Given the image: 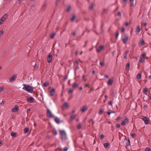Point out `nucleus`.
Instances as JSON below:
<instances>
[{
    "label": "nucleus",
    "instance_id": "obj_7",
    "mask_svg": "<svg viewBox=\"0 0 151 151\" xmlns=\"http://www.w3.org/2000/svg\"><path fill=\"white\" fill-rule=\"evenodd\" d=\"M129 122V120L127 118H126L121 123V125L124 126L127 124Z\"/></svg>",
    "mask_w": 151,
    "mask_h": 151
},
{
    "label": "nucleus",
    "instance_id": "obj_26",
    "mask_svg": "<svg viewBox=\"0 0 151 151\" xmlns=\"http://www.w3.org/2000/svg\"><path fill=\"white\" fill-rule=\"evenodd\" d=\"M94 4H92L89 7V9L90 10H92L93 7L94 6Z\"/></svg>",
    "mask_w": 151,
    "mask_h": 151
},
{
    "label": "nucleus",
    "instance_id": "obj_32",
    "mask_svg": "<svg viewBox=\"0 0 151 151\" xmlns=\"http://www.w3.org/2000/svg\"><path fill=\"white\" fill-rule=\"evenodd\" d=\"M89 123H91L92 125H93L94 124V122L93 121L92 119H90L89 121Z\"/></svg>",
    "mask_w": 151,
    "mask_h": 151
},
{
    "label": "nucleus",
    "instance_id": "obj_35",
    "mask_svg": "<svg viewBox=\"0 0 151 151\" xmlns=\"http://www.w3.org/2000/svg\"><path fill=\"white\" fill-rule=\"evenodd\" d=\"M55 35V33H52L51 34L50 36V37L51 38H53L54 37Z\"/></svg>",
    "mask_w": 151,
    "mask_h": 151
},
{
    "label": "nucleus",
    "instance_id": "obj_34",
    "mask_svg": "<svg viewBox=\"0 0 151 151\" xmlns=\"http://www.w3.org/2000/svg\"><path fill=\"white\" fill-rule=\"evenodd\" d=\"M76 18V16L75 15H73V16L72 18H71L70 20L71 21H73Z\"/></svg>",
    "mask_w": 151,
    "mask_h": 151
},
{
    "label": "nucleus",
    "instance_id": "obj_61",
    "mask_svg": "<svg viewBox=\"0 0 151 151\" xmlns=\"http://www.w3.org/2000/svg\"><path fill=\"white\" fill-rule=\"evenodd\" d=\"M89 84H86L85 85V86L86 87H87L88 86Z\"/></svg>",
    "mask_w": 151,
    "mask_h": 151
},
{
    "label": "nucleus",
    "instance_id": "obj_40",
    "mask_svg": "<svg viewBox=\"0 0 151 151\" xmlns=\"http://www.w3.org/2000/svg\"><path fill=\"white\" fill-rule=\"evenodd\" d=\"M49 85V84L48 83L45 82L44 83L43 86H44L46 87L48 86Z\"/></svg>",
    "mask_w": 151,
    "mask_h": 151
},
{
    "label": "nucleus",
    "instance_id": "obj_15",
    "mask_svg": "<svg viewBox=\"0 0 151 151\" xmlns=\"http://www.w3.org/2000/svg\"><path fill=\"white\" fill-rule=\"evenodd\" d=\"M34 100V98L32 97H30L27 99V101L30 103L32 102Z\"/></svg>",
    "mask_w": 151,
    "mask_h": 151
},
{
    "label": "nucleus",
    "instance_id": "obj_24",
    "mask_svg": "<svg viewBox=\"0 0 151 151\" xmlns=\"http://www.w3.org/2000/svg\"><path fill=\"white\" fill-rule=\"evenodd\" d=\"M129 51L128 50H126L125 52V54L124 56V58H126L127 56V54L129 53Z\"/></svg>",
    "mask_w": 151,
    "mask_h": 151
},
{
    "label": "nucleus",
    "instance_id": "obj_42",
    "mask_svg": "<svg viewBox=\"0 0 151 151\" xmlns=\"http://www.w3.org/2000/svg\"><path fill=\"white\" fill-rule=\"evenodd\" d=\"M104 135L103 134H101L99 138L101 139H103L104 138Z\"/></svg>",
    "mask_w": 151,
    "mask_h": 151
},
{
    "label": "nucleus",
    "instance_id": "obj_18",
    "mask_svg": "<svg viewBox=\"0 0 151 151\" xmlns=\"http://www.w3.org/2000/svg\"><path fill=\"white\" fill-rule=\"evenodd\" d=\"M55 121L58 124L60 123V119L58 117H56L55 119Z\"/></svg>",
    "mask_w": 151,
    "mask_h": 151
},
{
    "label": "nucleus",
    "instance_id": "obj_14",
    "mask_svg": "<svg viewBox=\"0 0 151 151\" xmlns=\"http://www.w3.org/2000/svg\"><path fill=\"white\" fill-rule=\"evenodd\" d=\"M125 144L127 146H129L130 145V142L129 139L127 140L126 139L125 140Z\"/></svg>",
    "mask_w": 151,
    "mask_h": 151
},
{
    "label": "nucleus",
    "instance_id": "obj_39",
    "mask_svg": "<svg viewBox=\"0 0 151 151\" xmlns=\"http://www.w3.org/2000/svg\"><path fill=\"white\" fill-rule=\"evenodd\" d=\"M35 70H37L38 69V67L37 64H35Z\"/></svg>",
    "mask_w": 151,
    "mask_h": 151
},
{
    "label": "nucleus",
    "instance_id": "obj_2",
    "mask_svg": "<svg viewBox=\"0 0 151 151\" xmlns=\"http://www.w3.org/2000/svg\"><path fill=\"white\" fill-rule=\"evenodd\" d=\"M60 135L61 138L63 139H67L66 134L65 131L63 130H59Z\"/></svg>",
    "mask_w": 151,
    "mask_h": 151
},
{
    "label": "nucleus",
    "instance_id": "obj_23",
    "mask_svg": "<svg viewBox=\"0 0 151 151\" xmlns=\"http://www.w3.org/2000/svg\"><path fill=\"white\" fill-rule=\"evenodd\" d=\"M78 86V85L76 83H74L72 85V87L74 88H76Z\"/></svg>",
    "mask_w": 151,
    "mask_h": 151
},
{
    "label": "nucleus",
    "instance_id": "obj_49",
    "mask_svg": "<svg viewBox=\"0 0 151 151\" xmlns=\"http://www.w3.org/2000/svg\"><path fill=\"white\" fill-rule=\"evenodd\" d=\"M82 78H83V80H84V81H86V79L85 78V75H83V76H82Z\"/></svg>",
    "mask_w": 151,
    "mask_h": 151
},
{
    "label": "nucleus",
    "instance_id": "obj_28",
    "mask_svg": "<svg viewBox=\"0 0 151 151\" xmlns=\"http://www.w3.org/2000/svg\"><path fill=\"white\" fill-rule=\"evenodd\" d=\"M104 145L105 147L107 148L109 145V144L108 142L105 143L104 144Z\"/></svg>",
    "mask_w": 151,
    "mask_h": 151
},
{
    "label": "nucleus",
    "instance_id": "obj_63",
    "mask_svg": "<svg viewBox=\"0 0 151 151\" xmlns=\"http://www.w3.org/2000/svg\"><path fill=\"white\" fill-rule=\"evenodd\" d=\"M95 71H94V70H93V71H92V74H93H93H95Z\"/></svg>",
    "mask_w": 151,
    "mask_h": 151
},
{
    "label": "nucleus",
    "instance_id": "obj_1",
    "mask_svg": "<svg viewBox=\"0 0 151 151\" xmlns=\"http://www.w3.org/2000/svg\"><path fill=\"white\" fill-rule=\"evenodd\" d=\"M23 85L24 86V87L22 88L23 90H25L30 93H33L34 88L32 86L29 85H26L24 84H23Z\"/></svg>",
    "mask_w": 151,
    "mask_h": 151
},
{
    "label": "nucleus",
    "instance_id": "obj_51",
    "mask_svg": "<svg viewBox=\"0 0 151 151\" xmlns=\"http://www.w3.org/2000/svg\"><path fill=\"white\" fill-rule=\"evenodd\" d=\"M108 11V10L107 9H104V12L106 13H107V12Z\"/></svg>",
    "mask_w": 151,
    "mask_h": 151
},
{
    "label": "nucleus",
    "instance_id": "obj_41",
    "mask_svg": "<svg viewBox=\"0 0 151 151\" xmlns=\"http://www.w3.org/2000/svg\"><path fill=\"white\" fill-rule=\"evenodd\" d=\"M100 65L101 66H103L104 65V61H103L102 62H100Z\"/></svg>",
    "mask_w": 151,
    "mask_h": 151
},
{
    "label": "nucleus",
    "instance_id": "obj_48",
    "mask_svg": "<svg viewBox=\"0 0 151 151\" xmlns=\"http://www.w3.org/2000/svg\"><path fill=\"white\" fill-rule=\"evenodd\" d=\"M116 37L117 38L119 35V33L118 32H116Z\"/></svg>",
    "mask_w": 151,
    "mask_h": 151
},
{
    "label": "nucleus",
    "instance_id": "obj_20",
    "mask_svg": "<svg viewBox=\"0 0 151 151\" xmlns=\"http://www.w3.org/2000/svg\"><path fill=\"white\" fill-rule=\"evenodd\" d=\"M136 78L137 79H140L141 78V74L139 73L136 76Z\"/></svg>",
    "mask_w": 151,
    "mask_h": 151
},
{
    "label": "nucleus",
    "instance_id": "obj_44",
    "mask_svg": "<svg viewBox=\"0 0 151 151\" xmlns=\"http://www.w3.org/2000/svg\"><path fill=\"white\" fill-rule=\"evenodd\" d=\"M71 9V7L70 6H69L67 9V11L68 12H69Z\"/></svg>",
    "mask_w": 151,
    "mask_h": 151
},
{
    "label": "nucleus",
    "instance_id": "obj_62",
    "mask_svg": "<svg viewBox=\"0 0 151 151\" xmlns=\"http://www.w3.org/2000/svg\"><path fill=\"white\" fill-rule=\"evenodd\" d=\"M143 25L145 26H146L147 25V23H144L143 24Z\"/></svg>",
    "mask_w": 151,
    "mask_h": 151
},
{
    "label": "nucleus",
    "instance_id": "obj_8",
    "mask_svg": "<svg viewBox=\"0 0 151 151\" xmlns=\"http://www.w3.org/2000/svg\"><path fill=\"white\" fill-rule=\"evenodd\" d=\"M55 93V91L54 88H52L50 90L49 92V96H52Z\"/></svg>",
    "mask_w": 151,
    "mask_h": 151
},
{
    "label": "nucleus",
    "instance_id": "obj_11",
    "mask_svg": "<svg viewBox=\"0 0 151 151\" xmlns=\"http://www.w3.org/2000/svg\"><path fill=\"white\" fill-rule=\"evenodd\" d=\"M52 59V55H49L47 56V60L48 63H50Z\"/></svg>",
    "mask_w": 151,
    "mask_h": 151
},
{
    "label": "nucleus",
    "instance_id": "obj_37",
    "mask_svg": "<svg viewBox=\"0 0 151 151\" xmlns=\"http://www.w3.org/2000/svg\"><path fill=\"white\" fill-rule=\"evenodd\" d=\"M4 87L3 86L0 87V93L4 91Z\"/></svg>",
    "mask_w": 151,
    "mask_h": 151
},
{
    "label": "nucleus",
    "instance_id": "obj_16",
    "mask_svg": "<svg viewBox=\"0 0 151 151\" xmlns=\"http://www.w3.org/2000/svg\"><path fill=\"white\" fill-rule=\"evenodd\" d=\"M113 81V80L112 79H110L108 81L107 83L109 85H111L112 84Z\"/></svg>",
    "mask_w": 151,
    "mask_h": 151
},
{
    "label": "nucleus",
    "instance_id": "obj_58",
    "mask_svg": "<svg viewBox=\"0 0 151 151\" xmlns=\"http://www.w3.org/2000/svg\"><path fill=\"white\" fill-rule=\"evenodd\" d=\"M136 135V134H132L131 135V136L132 137H134Z\"/></svg>",
    "mask_w": 151,
    "mask_h": 151
},
{
    "label": "nucleus",
    "instance_id": "obj_5",
    "mask_svg": "<svg viewBox=\"0 0 151 151\" xmlns=\"http://www.w3.org/2000/svg\"><path fill=\"white\" fill-rule=\"evenodd\" d=\"M47 116L49 117L53 118L54 117L53 115L52 112L49 109H47Z\"/></svg>",
    "mask_w": 151,
    "mask_h": 151
},
{
    "label": "nucleus",
    "instance_id": "obj_30",
    "mask_svg": "<svg viewBox=\"0 0 151 151\" xmlns=\"http://www.w3.org/2000/svg\"><path fill=\"white\" fill-rule=\"evenodd\" d=\"M140 31V27L139 26H137V28L136 29V32H139Z\"/></svg>",
    "mask_w": 151,
    "mask_h": 151
},
{
    "label": "nucleus",
    "instance_id": "obj_57",
    "mask_svg": "<svg viewBox=\"0 0 151 151\" xmlns=\"http://www.w3.org/2000/svg\"><path fill=\"white\" fill-rule=\"evenodd\" d=\"M117 15L119 16H120L121 15V14L120 12H119L117 13Z\"/></svg>",
    "mask_w": 151,
    "mask_h": 151
},
{
    "label": "nucleus",
    "instance_id": "obj_59",
    "mask_svg": "<svg viewBox=\"0 0 151 151\" xmlns=\"http://www.w3.org/2000/svg\"><path fill=\"white\" fill-rule=\"evenodd\" d=\"M148 106L147 104H145L144 106V108H147Z\"/></svg>",
    "mask_w": 151,
    "mask_h": 151
},
{
    "label": "nucleus",
    "instance_id": "obj_12",
    "mask_svg": "<svg viewBox=\"0 0 151 151\" xmlns=\"http://www.w3.org/2000/svg\"><path fill=\"white\" fill-rule=\"evenodd\" d=\"M104 48V47L103 46H99L98 48L96 49V51L98 52H99Z\"/></svg>",
    "mask_w": 151,
    "mask_h": 151
},
{
    "label": "nucleus",
    "instance_id": "obj_17",
    "mask_svg": "<svg viewBox=\"0 0 151 151\" xmlns=\"http://www.w3.org/2000/svg\"><path fill=\"white\" fill-rule=\"evenodd\" d=\"M128 40V37L127 36H125L124 38L123 39V41L124 43H125L127 42Z\"/></svg>",
    "mask_w": 151,
    "mask_h": 151
},
{
    "label": "nucleus",
    "instance_id": "obj_64",
    "mask_svg": "<svg viewBox=\"0 0 151 151\" xmlns=\"http://www.w3.org/2000/svg\"><path fill=\"white\" fill-rule=\"evenodd\" d=\"M120 119V117H117L116 118L117 120H118Z\"/></svg>",
    "mask_w": 151,
    "mask_h": 151
},
{
    "label": "nucleus",
    "instance_id": "obj_13",
    "mask_svg": "<svg viewBox=\"0 0 151 151\" xmlns=\"http://www.w3.org/2000/svg\"><path fill=\"white\" fill-rule=\"evenodd\" d=\"M87 109V108L86 106H83L82 108L81 109V111L83 112L86 111Z\"/></svg>",
    "mask_w": 151,
    "mask_h": 151
},
{
    "label": "nucleus",
    "instance_id": "obj_9",
    "mask_svg": "<svg viewBox=\"0 0 151 151\" xmlns=\"http://www.w3.org/2000/svg\"><path fill=\"white\" fill-rule=\"evenodd\" d=\"M16 77V76L15 75H13L10 78L9 81L11 82H13L14 81L15 78Z\"/></svg>",
    "mask_w": 151,
    "mask_h": 151
},
{
    "label": "nucleus",
    "instance_id": "obj_21",
    "mask_svg": "<svg viewBox=\"0 0 151 151\" xmlns=\"http://www.w3.org/2000/svg\"><path fill=\"white\" fill-rule=\"evenodd\" d=\"M144 43L145 42L143 40L140 41L139 43V45H143L144 44Z\"/></svg>",
    "mask_w": 151,
    "mask_h": 151
},
{
    "label": "nucleus",
    "instance_id": "obj_19",
    "mask_svg": "<svg viewBox=\"0 0 151 151\" xmlns=\"http://www.w3.org/2000/svg\"><path fill=\"white\" fill-rule=\"evenodd\" d=\"M68 107V104L67 103H65L63 105V108H67Z\"/></svg>",
    "mask_w": 151,
    "mask_h": 151
},
{
    "label": "nucleus",
    "instance_id": "obj_55",
    "mask_svg": "<svg viewBox=\"0 0 151 151\" xmlns=\"http://www.w3.org/2000/svg\"><path fill=\"white\" fill-rule=\"evenodd\" d=\"M124 28H122L121 29V32H124Z\"/></svg>",
    "mask_w": 151,
    "mask_h": 151
},
{
    "label": "nucleus",
    "instance_id": "obj_46",
    "mask_svg": "<svg viewBox=\"0 0 151 151\" xmlns=\"http://www.w3.org/2000/svg\"><path fill=\"white\" fill-rule=\"evenodd\" d=\"M145 151H151V150L149 148H147L145 149Z\"/></svg>",
    "mask_w": 151,
    "mask_h": 151
},
{
    "label": "nucleus",
    "instance_id": "obj_25",
    "mask_svg": "<svg viewBox=\"0 0 151 151\" xmlns=\"http://www.w3.org/2000/svg\"><path fill=\"white\" fill-rule=\"evenodd\" d=\"M130 64L129 63H128L127 64L125 68V69L126 70H128L129 69Z\"/></svg>",
    "mask_w": 151,
    "mask_h": 151
},
{
    "label": "nucleus",
    "instance_id": "obj_3",
    "mask_svg": "<svg viewBox=\"0 0 151 151\" xmlns=\"http://www.w3.org/2000/svg\"><path fill=\"white\" fill-rule=\"evenodd\" d=\"M146 53H144L141 55L140 58V59L139 61V63H142L144 62L146 57Z\"/></svg>",
    "mask_w": 151,
    "mask_h": 151
},
{
    "label": "nucleus",
    "instance_id": "obj_31",
    "mask_svg": "<svg viewBox=\"0 0 151 151\" xmlns=\"http://www.w3.org/2000/svg\"><path fill=\"white\" fill-rule=\"evenodd\" d=\"M148 90L147 88H145L143 89V92H144V93H145L146 94H147V93L148 92Z\"/></svg>",
    "mask_w": 151,
    "mask_h": 151
},
{
    "label": "nucleus",
    "instance_id": "obj_50",
    "mask_svg": "<svg viewBox=\"0 0 151 151\" xmlns=\"http://www.w3.org/2000/svg\"><path fill=\"white\" fill-rule=\"evenodd\" d=\"M77 128L78 129H80L81 128V125L80 124H79L77 126Z\"/></svg>",
    "mask_w": 151,
    "mask_h": 151
},
{
    "label": "nucleus",
    "instance_id": "obj_6",
    "mask_svg": "<svg viewBox=\"0 0 151 151\" xmlns=\"http://www.w3.org/2000/svg\"><path fill=\"white\" fill-rule=\"evenodd\" d=\"M142 119L144 122L146 124H149V122H150V120L148 118L145 116H143Z\"/></svg>",
    "mask_w": 151,
    "mask_h": 151
},
{
    "label": "nucleus",
    "instance_id": "obj_4",
    "mask_svg": "<svg viewBox=\"0 0 151 151\" xmlns=\"http://www.w3.org/2000/svg\"><path fill=\"white\" fill-rule=\"evenodd\" d=\"M7 17V15L6 14H5L0 19V25L3 22L6 20Z\"/></svg>",
    "mask_w": 151,
    "mask_h": 151
},
{
    "label": "nucleus",
    "instance_id": "obj_29",
    "mask_svg": "<svg viewBox=\"0 0 151 151\" xmlns=\"http://www.w3.org/2000/svg\"><path fill=\"white\" fill-rule=\"evenodd\" d=\"M52 132L55 135H56L57 134V132L55 129H53L52 130Z\"/></svg>",
    "mask_w": 151,
    "mask_h": 151
},
{
    "label": "nucleus",
    "instance_id": "obj_60",
    "mask_svg": "<svg viewBox=\"0 0 151 151\" xmlns=\"http://www.w3.org/2000/svg\"><path fill=\"white\" fill-rule=\"evenodd\" d=\"M105 97L106 100L108 98V96L106 95L105 96Z\"/></svg>",
    "mask_w": 151,
    "mask_h": 151
},
{
    "label": "nucleus",
    "instance_id": "obj_10",
    "mask_svg": "<svg viewBox=\"0 0 151 151\" xmlns=\"http://www.w3.org/2000/svg\"><path fill=\"white\" fill-rule=\"evenodd\" d=\"M19 110V108L18 106L17 105H16L15 106L14 108H13L12 109V111L13 112H16L18 111Z\"/></svg>",
    "mask_w": 151,
    "mask_h": 151
},
{
    "label": "nucleus",
    "instance_id": "obj_47",
    "mask_svg": "<svg viewBox=\"0 0 151 151\" xmlns=\"http://www.w3.org/2000/svg\"><path fill=\"white\" fill-rule=\"evenodd\" d=\"M115 52V51H114L111 52V55L112 56H114Z\"/></svg>",
    "mask_w": 151,
    "mask_h": 151
},
{
    "label": "nucleus",
    "instance_id": "obj_27",
    "mask_svg": "<svg viewBox=\"0 0 151 151\" xmlns=\"http://www.w3.org/2000/svg\"><path fill=\"white\" fill-rule=\"evenodd\" d=\"M11 135L13 137H15L16 135V133L15 132H12L11 133Z\"/></svg>",
    "mask_w": 151,
    "mask_h": 151
},
{
    "label": "nucleus",
    "instance_id": "obj_38",
    "mask_svg": "<svg viewBox=\"0 0 151 151\" xmlns=\"http://www.w3.org/2000/svg\"><path fill=\"white\" fill-rule=\"evenodd\" d=\"M76 115H73V114H72V115L71 116V119H74L75 117H76Z\"/></svg>",
    "mask_w": 151,
    "mask_h": 151
},
{
    "label": "nucleus",
    "instance_id": "obj_54",
    "mask_svg": "<svg viewBox=\"0 0 151 151\" xmlns=\"http://www.w3.org/2000/svg\"><path fill=\"white\" fill-rule=\"evenodd\" d=\"M23 1V0H19L17 1V2H19V4H20L21 2Z\"/></svg>",
    "mask_w": 151,
    "mask_h": 151
},
{
    "label": "nucleus",
    "instance_id": "obj_52",
    "mask_svg": "<svg viewBox=\"0 0 151 151\" xmlns=\"http://www.w3.org/2000/svg\"><path fill=\"white\" fill-rule=\"evenodd\" d=\"M120 125L119 124H117L116 125V127L118 128L120 127Z\"/></svg>",
    "mask_w": 151,
    "mask_h": 151
},
{
    "label": "nucleus",
    "instance_id": "obj_22",
    "mask_svg": "<svg viewBox=\"0 0 151 151\" xmlns=\"http://www.w3.org/2000/svg\"><path fill=\"white\" fill-rule=\"evenodd\" d=\"M130 6L132 7L134 6V0H130Z\"/></svg>",
    "mask_w": 151,
    "mask_h": 151
},
{
    "label": "nucleus",
    "instance_id": "obj_33",
    "mask_svg": "<svg viewBox=\"0 0 151 151\" xmlns=\"http://www.w3.org/2000/svg\"><path fill=\"white\" fill-rule=\"evenodd\" d=\"M29 131V129L28 128H25L24 130V132L25 133H27Z\"/></svg>",
    "mask_w": 151,
    "mask_h": 151
},
{
    "label": "nucleus",
    "instance_id": "obj_56",
    "mask_svg": "<svg viewBox=\"0 0 151 151\" xmlns=\"http://www.w3.org/2000/svg\"><path fill=\"white\" fill-rule=\"evenodd\" d=\"M109 105L112 106V102L111 101H110L109 102Z\"/></svg>",
    "mask_w": 151,
    "mask_h": 151
},
{
    "label": "nucleus",
    "instance_id": "obj_43",
    "mask_svg": "<svg viewBox=\"0 0 151 151\" xmlns=\"http://www.w3.org/2000/svg\"><path fill=\"white\" fill-rule=\"evenodd\" d=\"M73 89H70L69 90L68 93H72L73 92Z\"/></svg>",
    "mask_w": 151,
    "mask_h": 151
},
{
    "label": "nucleus",
    "instance_id": "obj_53",
    "mask_svg": "<svg viewBox=\"0 0 151 151\" xmlns=\"http://www.w3.org/2000/svg\"><path fill=\"white\" fill-rule=\"evenodd\" d=\"M68 149V148L67 147H65L64 148L63 150L64 151H67Z\"/></svg>",
    "mask_w": 151,
    "mask_h": 151
},
{
    "label": "nucleus",
    "instance_id": "obj_36",
    "mask_svg": "<svg viewBox=\"0 0 151 151\" xmlns=\"http://www.w3.org/2000/svg\"><path fill=\"white\" fill-rule=\"evenodd\" d=\"M4 31L2 30L0 31V38L3 35Z\"/></svg>",
    "mask_w": 151,
    "mask_h": 151
},
{
    "label": "nucleus",
    "instance_id": "obj_45",
    "mask_svg": "<svg viewBox=\"0 0 151 151\" xmlns=\"http://www.w3.org/2000/svg\"><path fill=\"white\" fill-rule=\"evenodd\" d=\"M104 111V110L103 109H101L99 111V114H102Z\"/></svg>",
    "mask_w": 151,
    "mask_h": 151
}]
</instances>
